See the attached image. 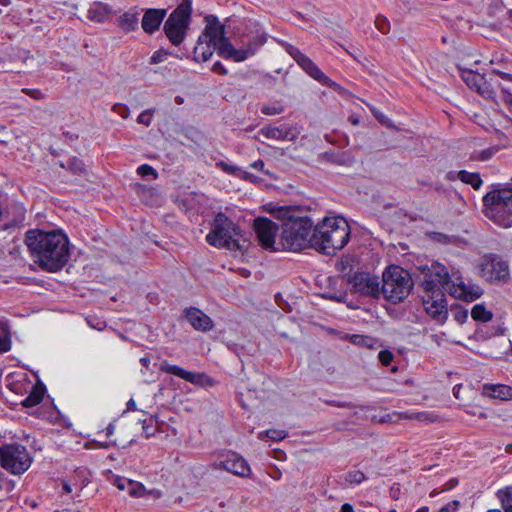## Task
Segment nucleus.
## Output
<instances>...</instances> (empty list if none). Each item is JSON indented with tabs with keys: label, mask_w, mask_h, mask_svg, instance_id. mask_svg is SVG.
<instances>
[{
	"label": "nucleus",
	"mask_w": 512,
	"mask_h": 512,
	"mask_svg": "<svg viewBox=\"0 0 512 512\" xmlns=\"http://www.w3.org/2000/svg\"><path fill=\"white\" fill-rule=\"evenodd\" d=\"M88 17L96 22H104L108 17V12L105 7L96 5L88 10Z\"/></svg>",
	"instance_id": "nucleus-33"
},
{
	"label": "nucleus",
	"mask_w": 512,
	"mask_h": 512,
	"mask_svg": "<svg viewBox=\"0 0 512 512\" xmlns=\"http://www.w3.org/2000/svg\"><path fill=\"white\" fill-rule=\"evenodd\" d=\"M497 496L501 502L504 512H512V487L499 490Z\"/></svg>",
	"instance_id": "nucleus-30"
},
{
	"label": "nucleus",
	"mask_w": 512,
	"mask_h": 512,
	"mask_svg": "<svg viewBox=\"0 0 512 512\" xmlns=\"http://www.w3.org/2000/svg\"><path fill=\"white\" fill-rule=\"evenodd\" d=\"M240 228L224 213L215 215L210 232L206 235V241L217 248H226L232 251H241L245 248L240 242Z\"/></svg>",
	"instance_id": "nucleus-5"
},
{
	"label": "nucleus",
	"mask_w": 512,
	"mask_h": 512,
	"mask_svg": "<svg viewBox=\"0 0 512 512\" xmlns=\"http://www.w3.org/2000/svg\"><path fill=\"white\" fill-rule=\"evenodd\" d=\"M481 274L491 283L506 282L510 275L509 265L497 255H488L481 262Z\"/></svg>",
	"instance_id": "nucleus-13"
},
{
	"label": "nucleus",
	"mask_w": 512,
	"mask_h": 512,
	"mask_svg": "<svg viewBox=\"0 0 512 512\" xmlns=\"http://www.w3.org/2000/svg\"><path fill=\"white\" fill-rule=\"evenodd\" d=\"M25 244L43 270L57 272L69 260V240L61 231L28 230Z\"/></svg>",
	"instance_id": "nucleus-1"
},
{
	"label": "nucleus",
	"mask_w": 512,
	"mask_h": 512,
	"mask_svg": "<svg viewBox=\"0 0 512 512\" xmlns=\"http://www.w3.org/2000/svg\"><path fill=\"white\" fill-rule=\"evenodd\" d=\"M62 490L64 493H71L73 491V488H72V484L67 482V481H63L62 482Z\"/></svg>",
	"instance_id": "nucleus-59"
},
{
	"label": "nucleus",
	"mask_w": 512,
	"mask_h": 512,
	"mask_svg": "<svg viewBox=\"0 0 512 512\" xmlns=\"http://www.w3.org/2000/svg\"><path fill=\"white\" fill-rule=\"evenodd\" d=\"M312 233L313 222L308 217L289 218L282 225L278 248L292 252L312 248Z\"/></svg>",
	"instance_id": "nucleus-3"
},
{
	"label": "nucleus",
	"mask_w": 512,
	"mask_h": 512,
	"mask_svg": "<svg viewBox=\"0 0 512 512\" xmlns=\"http://www.w3.org/2000/svg\"><path fill=\"white\" fill-rule=\"evenodd\" d=\"M413 288V281L408 271L393 265L382 275L381 295L396 304L408 297Z\"/></svg>",
	"instance_id": "nucleus-6"
},
{
	"label": "nucleus",
	"mask_w": 512,
	"mask_h": 512,
	"mask_svg": "<svg viewBox=\"0 0 512 512\" xmlns=\"http://www.w3.org/2000/svg\"><path fill=\"white\" fill-rule=\"evenodd\" d=\"M238 178L243 179V180H248L251 182H255L257 180L256 176H254L253 174H251L247 171H244L242 169L240 171V175H238Z\"/></svg>",
	"instance_id": "nucleus-56"
},
{
	"label": "nucleus",
	"mask_w": 512,
	"mask_h": 512,
	"mask_svg": "<svg viewBox=\"0 0 512 512\" xmlns=\"http://www.w3.org/2000/svg\"><path fill=\"white\" fill-rule=\"evenodd\" d=\"M457 176L460 181L470 184L474 189H479L482 185V179L478 173L468 172L466 170L458 171Z\"/></svg>",
	"instance_id": "nucleus-28"
},
{
	"label": "nucleus",
	"mask_w": 512,
	"mask_h": 512,
	"mask_svg": "<svg viewBox=\"0 0 512 512\" xmlns=\"http://www.w3.org/2000/svg\"><path fill=\"white\" fill-rule=\"evenodd\" d=\"M254 231L258 238L260 245L267 250L278 251V242H276V235L279 231L277 223L272 220L259 217L254 220Z\"/></svg>",
	"instance_id": "nucleus-14"
},
{
	"label": "nucleus",
	"mask_w": 512,
	"mask_h": 512,
	"mask_svg": "<svg viewBox=\"0 0 512 512\" xmlns=\"http://www.w3.org/2000/svg\"><path fill=\"white\" fill-rule=\"evenodd\" d=\"M139 16L140 11L132 8L119 17L118 25L125 32L134 31L138 28Z\"/></svg>",
	"instance_id": "nucleus-25"
},
{
	"label": "nucleus",
	"mask_w": 512,
	"mask_h": 512,
	"mask_svg": "<svg viewBox=\"0 0 512 512\" xmlns=\"http://www.w3.org/2000/svg\"><path fill=\"white\" fill-rule=\"evenodd\" d=\"M459 501L453 500L443 506L438 512H456L459 508Z\"/></svg>",
	"instance_id": "nucleus-52"
},
{
	"label": "nucleus",
	"mask_w": 512,
	"mask_h": 512,
	"mask_svg": "<svg viewBox=\"0 0 512 512\" xmlns=\"http://www.w3.org/2000/svg\"><path fill=\"white\" fill-rule=\"evenodd\" d=\"M350 341L355 344V345H358V346H367V347H370L371 346V343L373 341L372 338L370 337H366V336H363V335H352L350 337Z\"/></svg>",
	"instance_id": "nucleus-43"
},
{
	"label": "nucleus",
	"mask_w": 512,
	"mask_h": 512,
	"mask_svg": "<svg viewBox=\"0 0 512 512\" xmlns=\"http://www.w3.org/2000/svg\"><path fill=\"white\" fill-rule=\"evenodd\" d=\"M113 111L118 113L122 118H127L129 115V108L123 104H115Z\"/></svg>",
	"instance_id": "nucleus-53"
},
{
	"label": "nucleus",
	"mask_w": 512,
	"mask_h": 512,
	"mask_svg": "<svg viewBox=\"0 0 512 512\" xmlns=\"http://www.w3.org/2000/svg\"><path fill=\"white\" fill-rule=\"evenodd\" d=\"M482 393L484 396L502 401L512 399V387L504 384H486Z\"/></svg>",
	"instance_id": "nucleus-24"
},
{
	"label": "nucleus",
	"mask_w": 512,
	"mask_h": 512,
	"mask_svg": "<svg viewBox=\"0 0 512 512\" xmlns=\"http://www.w3.org/2000/svg\"><path fill=\"white\" fill-rule=\"evenodd\" d=\"M498 87L500 89L502 101L510 108H512V92L510 88L503 86L501 84H498Z\"/></svg>",
	"instance_id": "nucleus-44"
},
{
	"label": "nucleus",
	"mask_w": 512,
	"mask_h": 512,
	"mask_svg": "<svg viewBox=\"0 0 512 512\" xmlns=\"http://www.w3.org/2000/svg\"><path fill=\"white\" fill-rule=\"evenodd\" d=\"M491 73L500 76L502 79L508 82H512V74L506 71H499V68H492Z\"/></svg>",
	"instance_id": "nucleus-54"
},
{
	"label": "nucleus",
	"mask_w": 512,
	"mask_h": 512,
	"mask_svg": "<svg viewBox=\"0 0 512 512\" xmlns=\"http://www.w3.org/2000/svg\"><path fill=\"white\" fill-rule=\"evenodd\" d=\"M264 434L273 441H280L287 436V433L284 430L270 429L266 432H260L258 437L262 439Z\"/></svg>",
	"instance_id": "nucleus-38"
},
{
	"label": "nucleus",
	"mask_w": 512,
	"mask_h": 512,
	"mask_svg": "<svg viewBox=\"0 0 512 512\" xmlns=\"http://www.w3.org/2000/svg\"><path fill=\"white\" fill-rule=\"evenodd\" d=\"M376 28L383 34H387L390 31V22L384 16H377L375 19Z\"/></svg>",
	"instance_id": "nucleus-41"
},
{
	"label": "nucleus",
	"mask_w": 512,
	"mask_h": 512,
	"mask_svg": "<svg viewBox=\"0 0 512 512\" xmlns=\"http://www.w3.org/2000/svg\"><path fill=\"white\" fill-rule=\"evenodd\" d=\"M331 161L337 165L351 166L355 160L349 152H341L334 155Z\"/></svg>",
	"instance_id": "nucleus-36"
},
{
	"label": "nucleus",
	"mask_w": 512,
	"mask_h": 512,
	"mask_svg": "<svg viewBox=\"0 0 512 512\" xmlns=\"http://www.w3.org/2000/svg\"><path fill=\"white\" fill-rule=\"evenodd\" d=\"M471 316L476 321L487 322L492 319V312L487 310L484 305L477 304L472 308Z\"/></svg>",
	"instance_id": "nucleus-31"
},
{
	"label": "nucleus",
	"mask_w": 512,
	"mask_h": 512,
	"mask_svg": "<svg viewBox=\"0 0 512 512\" xmlns=\"http://www.w3.org/2000/svg\"><path fill=\"white\" fill-rule=\"evenodd\" d=\"M351 291L365 297L378 298L381 295L379 277L366 272H357L348 279Z\"/></svg>",
	"instance_id": "nucleus-12"
},
{
	"label": "nucleus",
	"mask_w": 512,
	"mask_h": 512,
	"mask_svg": "<svg viewBox=\"0 0 512 512\" xmlns=\"http://www.w3.org/2000/svg\"><path fill=\"white\" fill-rule=\"evenodd\" d=\"M266 40L267 38L264 33L257 34L249 40L246 48L236 49L229 39H224L219 48V56L225 59H231L235 62H242L248 57L255 55L258 49L265 44Z\"/></svg>",
	"instance_id": "nucleus-11"
},
{
	"label": "nucleus",
	"mask_w": 512,
	"mask_h": 512,
	"mask_svg": "<svg viewBox=\"0 0 512 512\" xmlns=\"http://www.w3.org/2000/svg\"><path fill=\"white\" fill-rule=\"evenodd\" d=\"M32 462L33 458L25 446L15 443L0 446V465L9 473L21 475Z\"/></svg>",
	"instance_id": "nucleus-8"
},
{
	"label": "nucleus",
	"mask_w": 512,
	"mask_h": 512,
	"mask_svg": "<svg viewBox=\"0 0 512 512\" xmlns=\"http://www.w3.org/2000/svg\"><path fill=\"white\" fill-rule=\"evenodd\" d=\"M287 52L310 77L328 87H332L335 84L318 68V66L309 57L303 54L298 48L290 46L287 49Z\"/></svg>",
	"instance_id": "nucleus-15"
},
{
	"label": "nucleus",
	"mask_w": 512,
	"mask_h": 512,
	"mask_svg": "<svg viewBox=\"0 0 512 512\" xmlns=\"http://www.w3.org/2000/svg\"><path fill=\"white\" fill-rule=\"evenodd\" d=\"M462 79L471 89L476 90L483 97L487 99H493L495 97V91L491 84L485 80L483 75L471 70H465L462 72Z\"/></svg>",
	"instance_id": "nucleus-19"
},
{
	"label": "nucleus",
	"mask_w": 512,
	"mask_h": 512,
	"mask_svg": "<svg viewBox=\"0 0 512 512\" xmlns=\"http://www.w3.org/2000/svg\"><path fill=\"white\" fill-rule=\"evenodd\" d=\"M184 314L187 321L195 330L207 332L212 330L214 327L212 319L196 307L185 309Z\"/></svg>",
	"instance_id": "nucleus-21"
},
{
	"label": "nucleus",
	"mask_w": 512,
	"mask_h": 512,
	"mask_svg": "<svg viewBox=\"0 0 512 512\" xmlns=\"http://www.w3.org/2000/svg\"><path fill=\"white\" fill-rule=\"evenodd\" d=\"M379 361L384 366H389L393 361V353L388 350H382L378 354Z\"/></svg>",
	"instance_id": "nucleus-47"
},
{
	"label": "nucleus",
	"mask_w": 512,
	"mask_h": 512,
	"mask_svg": "<svg viewBox=\"0 0 512 512\" xmlns=\"http://www.w3.org/2000/svg\"><path fill=\"white\" fill-rule=\"evenodd\" d=\"M191 3L182 2L168 17L164 23V32L169 41L180 45L185 39L191 17Z\"/></svg>",
	"instance_id": "nucleus-9"
},
{
	"label": "nucleus",
	"mask_w": 512,
	"mask_h": 512,
	"mask_svg": "<svg viewBox=\"0 0 512 512\" xmlns=\"http://www.w3.org/2000/svg\"><path fill=\"white\" fill-rule=\"evenodd\" d=\"M114 430H115V425L113 423H110L107 427H106V436H111L113 433H114Z\"/></svg>",
	"instance_id": "nucleus-63"
},
{
	"label": "nucleus",
	"mask_w": 512,
	"mask_h": 512,
	"mask_svg": "<svg viewBox=\"0 0 512 512\" xmlns=\"http://www.w3.org/2000/svg\"><path fill=\"white\" fill-rule=\"evenodd\" d=\"M350 227L342 217H326L316 225L312 233V248L332 255L349 241Z\"/></svg>",
	"instance_id": "nucleus-2"
},
{
	"label": "nucleus",
	"mask_w": 512,
	"mask_h": 512,
	"mask_svg": "<svg viewBox=\"0 0 512 512\" xmlns=\"http://www.w3.org/2000/svg\"><path fill=\"white\" fill-rule=\"evenodd\" d=\"M140 363H141L144 367L148 368V366H149V364H150V358H149V357H142V358L140 359Z\"/></svg>",
	"instance_id": "nucleus-64"
},
{
	"label": "nucleus",
	"mask_w": 512,
	"mask_h": 512,
	"mask_svg": "<svg viewBox=\"0 0 512 512\" xmlns=\"http://www.w3.org/2000/svg\"><path fill=\"white\" fill-rule=\"evenodd\" d=\"M260 133L266 138L280 141H293L297 137L295 131L288 125H281L279 127L265 126L261 128Z\"/></svg>",
	"instance_id": "nucleus-23"
},
{
	"label": "nucleus",
	"mask_w": 512,
	"mask_h": 512,
	"mask_svg": "<svg viewBox=\"0 0 512 512\" xmlns=\"http://www.w3.org/2000/svg\"><path fill=\"white\" fill-rule=\"evenodd\" d=\"M130 479L124 478V477H115L113 480V484L119 489V490H129V486L131 484Z\"/></svg>",
	"instance_id": "nucleus-49"
},
{
	"label": "nucleus",
	"mask_w": 512,
	"mask_h": 512,
	"mask_svg": "<svg viewBox=\"0 0 512 512\" xmlns=\"http://www.w3.org/2000/svg\"><path fill=\"white\" fill-rule=\"evenodd\" d=\"M142 429H143V433L145 434L146 438L154 436L157 431L156 427L153 425L152 418H150L149 422L147 420L143 421Z\"/></svg>",
	"instance_id": "nucleus-46"
},
{
	"label": "nucleus",
	"mask_w": 512,
	"mask_h": 512,
	"mask_svg": "<svg viewBox=\"0 0 512 512\" xmlns=\"http://www.w3.org/2000/svg\"><path fill=\"white\" fill-rule=\"evenodd\" d=\"M165 16V9H148L142 18V29L148 34H153L159 29Z\"/></svg>",
	"instance_id": "nucleus-22"
},
{
	"label": "nucleus",
	"mask_w": 512,
	"mask_h": 512,
	"mask_svg": "<svg viewBox=\"0 0 512 512\" xmlns=\"http://www.w3.org/2000/svg\"><path fill=\"white\" fill-rule=\"evenodd\" d=\"M251 167L260 171H263L264 169V162L261 159H258L257 161L253 162L251 164Z\"/></svg>",
	"instance_id": "nucleus-60"
},
{
	"label": "nucleus",
	"mask_w": 512,
	"mask_h": 512,
	"mask_svg": "<svg viewBox=\"0 0 512 512\" xmlns=\"http://www.w3.org/2000/svg\"><path fill=\"white\" fill-rule=\"evenodd\" d=\"M401 418L404 419H416L420 422L432 423L437 420V415L430 412H404L400 414Z\"/></svg>",
	"instance_id": "nucleus-29"
},
{
	"label": "nucleus",
	"mask_w": 512,
	"mask_h": 512,
	"mask_svg": "<svg viewBox=\"0 0 512 512\" xmlns=\"http://www.w3.org/2000/svg\"><path fill=\"white\" fill-rule=\"evenodd\" d=\"M60 166L74 174H81L84 171V163L77 157L69 158L65 163L62 162Z\"/></svg>",
	"instance_id": "nucleus-32"
},
{
	"label": "nucleus",
	"mask_w": 512,
	"mask_h": 512,
	"mask_svg": "<svg viewBox=\"0 0 512 512\" xmlns=\"http://www.w3.org/2000/svg\"><path fill=\"white\" fill-rule=\"evenodd\" d=\"M216 166L229 175H233L235 177H238V175H240L241 168L235 165L219 161L216 163Z\"/></svg>",
	"instance_id": "nucleus-39"
},
{
	"label": "nucleus",
	"mask_w": 512,
	"mask_h": 512,
	"mask_svg": "<svg viewBox=\"0 0 512 512\" xmlns=\"http://www.w3.org/2000/svg\"><path fill=\"white\" fill-rule=\"evenodd\" d=\"M22 92L35 100H44L46 98L45 94L40 89L24 88Z\"/></svg>",
	"instance_id": "nucleus-48"
},
{
	"label": "nucleus",
	"mask_w": 512,
	"mask_h": 512,
	"mask_svg": "<svg viewBox=\"0 0 512 512\" xmlns=\"http://www.w3.org/2000/svg\"><path fill=\"white\" fill-rule=\"evenodd\" d=\"M448 293L455 298L472 302L481 297L483 290L477 284H466L460 277H456L455 280H451Z\"/></svg>",
	"instance_id": "nucleus-17"
},
{
	"label": "nucleus",
	"mask_w": 512,
	"mask_h": 512,
	"mask_svg": "<svg viewBox=\"0 0 512 512\" xmlns=\"http://www.w3.org/2000/svg\"><path fill=\"white\" fill-rule=\"evenodd\" d=\"M498 149L496 147H489L483 150L474 151L471 155V159L475 161H487L489 160Z\"/></svg>",
	"instance_id": "nucleus-34"
},
{
	"label": "nucleus",
	"mask_w": 512,
	"mask_h": 512,
	"mask_svg": "<svg viewBox=\"0 0 512 512\" xmlns=\"http://www.w3.org/2000/svg\"><path fill=\"white\" fill-rule=\"evenodd\" d=\"M137 173L142 177L152 176L154 179H156L158 175L156 170L148 164H143L139 166L137 168Z\"/></svg>",
	"instance_id": "nucleus-45"
},
{
	"label": "nucleus",
	"mask_w": 512,
	"mask_h": 512,
	"mask_svg": "<svg viewBox=\"0 0 512 512\" xmlns=\"http://www.w3.org/2000/svg\"><path fill=\"white\" fill-rule=\"evenodd\" d=\"M340 511L341 512H354V508L349 503H345V504L342 505Z\"/></svg>",
	"instance_id": "nucleus-62"
},
{
	"label": "nucleus",
	"mask_w": 512,
	"mask_h": 512,
	"mask_svg": "<svg viewBox=\"0 0 512 512\" xmlns=\"http://www.w3.org/2000/svg\"><path fill=\"white\" fill-rule=\"evenodd\" d=\"M457 173L456 171H449L446 176H445V179L448 180V181H455L456 179H459L458 176H457Z\"/></svg>",
	"instance_id": "nucleus-61"
},
{
	"label": "nucleus",
	"mask_w": 512,
	"mask_h": 512,
	"mask_svg": "<svg viewBox=\"0 0 512 512\" xmlns=\"http://www.w3.org/2000/svg\"><path fill=\"white\" fill-rule=\"evenodd\" d=\"M87 474V470L84 468L75 470L73 476L75 482L73 483V486L82 490L88 483Z\"/></svg>",
	"instance_id": "nucleus-35"
},
{
	"label": "nucleus",
	"mask_w": 512,
	"mask_h": 512,
	"mask_svg": "<svg viewBox=\"0 0 512 512\" xmlns=\"http://www.w3.org/2000/svg\"><path fill=\"white\" fill-rule=\"evenodd\" d=\"M345 480L349 484H360L366 480V476L360 470H353L346 474Z\"/></svg>",
	"instance_id": "nucleus-37"
},
{
	"label": "nucleus",
	"mask_w": 512,
	"mask_h": 512,
	"mask_svg": "<svg viewBox=\"0 0 512 512\" xmlns=\"http://www.w3.org/2000/svg\"><path fill=\"white\" fill-rule=\"evenodd\" d=\"M372 113L374 114V116L376 117V119L378 121H380L381 123H384V124H388L386 121L387 118L383 113L376 111L375 109L372 110Z\"/></svg>",
	"instance_id": "nucleus-57"
},
{
	"label": "nucleus",
	"mask_w": 512,
	"mask_h": 512,
	"mask_svg": "<svg viewBox=\"0 0 512 512\" xmlns=\"http://www.w3.org/2000/svg\"><path fill=\"white\" fill-rule=\"evenodd\" d=\"M153 113L151 110H145L137 118L138 123L149 126L152 120Z\"/></svg>",
	"instance_id": "nucleus-50"
},
{
	"label": "nucleus",
	"mask_w": 512,
	"mask_h": 512,
	"mask_svg": "<svg viewBox=\"0 0 512 512\" xmlns=\"http://www.w3.org/2000/svg\"><path fill=\"white\" fill-rule=\"evenodd\" d=\"M136 410H137L136 402L134 401V399L131 398L126 404V410L124 411V413L127 411H136Z\"/></svg>",
	"instance_id": "nucleus-58"
},
{
	"label": "nucleus",
	"mask_w": 512,
	"mask_h": 512,
	"mask_svg": "<svg viewBox=\"0 0 512 512\" xmlns=\"http://www.w3.org/2000/svg\"><path fill=\"white\" fill-rule=\"evenodd\" d=\"M283 111V106L277 103L271 105H263L261 108V112L265 115H277L281 114Z\"/></svg>",
	"instance_id": "nucleus-42"
},
{
	"label": "nucleus",
	"mask_w": 512,
	"mask_h": 512,
	"mask_svg": "<svg viewBox=\"0 0 512 512\" xmlns=\"http://www.w3.org/2000/svg\"><path fill=\"white\" fill-rule=\"evenodd\" d=\"M212 71L215 72V73L221 74V75H226L227 74L226 68L219 61H217V62H215L213 64Z\"/></svg>",
	"instance_id": "nucleus-55"
},
{
	"label": "nucleus",
	"mask_w": 512,
	"mask_h": 512,
	"mask_svg": "<svg viewBox=\"0 0 512 512\" xmlns=\"http://www.w3.org/2000/svg\"><path fill=\"white\" fill-rule=\"evenodd\" d=\"M218 467L240 477H249L251 469L247 461L236 453H229L221 460Z\"/></svg>",
	"instance_id": "nucleus-20"
},
{
	"label": "nucleus",
	"mask_w": 512,
	"mask_h": 512,
	"mask_svg": "<svg viewBox=\"0 0 512 512\" xmlns=\"http://www.w3.org/2000/svg\"><path fill=\"white\" fill-rule=\"evenodd\" d=\"M46 389L42 384H36L32 387L29 395L22 401L24 407H34L44 398Z\"/></svg>",
	"instance_id": "nucleus-26"
},
{
	"label": "nucleus",
	"mask_w": 512,
	"mask_h": 512,
	"mask_svg": "<svg viewBox=\"0 0 512 512\" xmlns=\"http://www.w3.org/2000/svg\"><path fill=\"white\" fill-rule=\"evenodd\" d=\"M128 493L132 497H144V496H152L154 498H160L161 492L159 490H150L147 491L145 486L136 481H131V484L129 486Z\"/></svg>",
	"instance_id": "nucleus-27"
},
{
	"label": "nucleus",
	"mask_w": 512,
	"mask_h": 512,
	"mask_svg": "<svg viewBox=\"0 0 512 512\" xmlns=\"http://www.w3.org/2000/svg\"><path fill=\"white\" fill-rule=\"evenodd\" d=\"M483 204L487 218L504 228L512 226V185L488 192Z\"/></svg>",
	"instance_id": "nucleus-4"
},
{
	"label": "nucleus",
	"mask_w": 512,
	"mask_h": 512,
	"mask_svg": "<svg viewBox=\"0 0 512 512\" xmlns=\"http://www.w3.org/2000/svg\"><path fill=\"white\" fill-rule=\"evenodd\" d=\"M450 283L451 277L447 268L440 263H433L431 267L422 271L421 287L424 295L448 292Z\"/></svg>",
	"instance_id": "nucleus-10"
},
{
	"label": "nucleus",
	"mask_w": 512,
	"mask_h": 512,
	"mask_svg": "<svg viewBox=\"0 0 512 512\" xmlns=\"http://www.w3.org/2000/svg\"><path fill=\"white\" fill-rule=\"evenodd\" d=\"M169 55H172L169 51H167L165 49H159L152 54V56L150 58V63L151 64L162 63L168 58Z\"/></svg>",
	"instance_id": "nucleus-40"
},
{
	"label": "nucleus",
	"mask_w": 512,
	"mask_h": 512,
	"mask_svg": "<svg viewBox=\"0 0 512 512\" xmlns=\"http://www.w3.org/2000/svg\"><path fill=\"white\" fill-rule=\"evenodd\" d=\"M86 321H87V324L93 329H97V330L101 331L105 327V323L103 321H100L93 317H87Z\"/></svg>",
	"instance_id": "nucleus-51"
},
{
	"label": "nucleus",
	"mask_w": 512,
	"mask_h": 512,
	"mask_svg": "<svg viewBox=\"0 0 512 512\" xmlns=\"http://www.w3.org/2000/svg\"><path fill=\"white\" fill-rule=\"evenodd\" d=\"M422 299L426 312L438 323H444L448 314L444 293L423 295Z\"/></svg>",
	"instance_id": "nucleus-18"
},
{
	"label": "nucleus",
	"mask_w": 512,
	"mask_h": 512,
	"mask_svg": "<svg viewBox=\"0 0 512 512\" xmlns=\"http://www.w3.org/2000/svg\"><path fill=\"white\" fill-rule=\"evenodd\" d=\"M160 370L202 387L214 385V380L205 373L190 372L181 368L180 366L172 365L167 362H163L161 364Z\"/></svg>",
	"instance_id": "nucleus-16"
},
{
	"label": "nucleus",
	"mask_w": 512,
	"mask_h": 512,
	"mask_svg": "<svg viewBox=\"0 0 512 512\" xmlns=\"http://www.w3.org/2000/svg\"><path fill=\"white\" fill-rule=\"evenodd\" d=\"M205 21V29L199 36L197 45L194 48L195 61L205 62L209 60L215 50L219 54L222 40L228 39L225 36L224 26L220 25L216 16L208 15L205 17Z\"/></svg>",
	"instance_id": "nucleus-7"
}]
</instances>
